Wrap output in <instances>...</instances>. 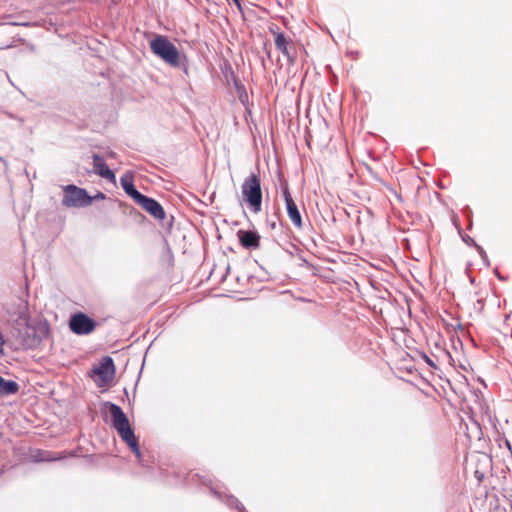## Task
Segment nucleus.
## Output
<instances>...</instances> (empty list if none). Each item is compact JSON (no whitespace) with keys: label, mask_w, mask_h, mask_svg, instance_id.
<instances>
[{"label":"nucleus","mask_w":512,"mask_h":512,"mask_svg":"<svg viewBox=\"0 0 512 512\" xmlns=\"http://www.w3.org/2000/svg\"><path fill=\"white\" fill-rule=\"evenodd\" d=\"M96 376L95 382L98 387H104L110 384L115 376V365L111 357H104L98 366L93 368Z\"/></svg>","instance_id":"39448f33"},{"label":"nucleus","mask_w":512,"mask_h":512,"mask_svg":"<svg viewBox=\"0 0 512 512\" xmlns=\"http://www.w3.org/2000/svg\"><path fill=\"white\" fill-rule=\"evenodd\" d=\"M64 197L62 204L68 208L87 207L92 204L93 197L88 192L76 185H66L63 187Z\"/></svg>","instance_id":"20e7f679"},{"label":"nucleus","mask_w":512,"mask_h":512,"mask_svg":"<svg viewBox=\"0 0 512 512\" xmlns=\"http://www.w3.org/2000/svg\"><path fill=\"white\" fill-rule=\"evenodd\" d=\"M136 203L158 220H163L166 216L163 207L153 198H149L142 194Z\"/></svg>","instance_id":"1a4fd4ad"},{"label":"nucleus","mask_w":512,"mask_h":512,"mask_svg":"<svg viewBox=\"0 0 512 512\" xmlns=\"http://www.w3.org/2000/svg\"><path fill=\"white\" fill-rule=\"evenodd\" d=\"M151 51L167 64L177 67L180 64V53L177 47L163 35H157L150 41Z\"/></svg>","instance_id":"7ed1b4c3"},{"label":"nucleus","mask_w":512,"mask_h":512,"mask_svg":"<svg viewBox=\"0 0 512 512\" xmlns=\"http://www.w3.org/2000/svg\"><path fill=\"white\" fill-rule=\"evenodd\" d=\"M241 192L243 200L246 202L248 208L254 213H259L262 209L260 175L258 173H252L245 178L241 186Z\"/></svg>","instance_id":"f03ea898"},{"label":"nucleus","mask_w":512,"mask_h":512,"mask_svg":"<svg viewBox=\"0 0 512 512\" xmlns=\"http://www.w3.org/2000/svg\"><path fill=\"white\" fill-rule=\"evenodd\" d=\"M282 194L286 203V209L289 219L296 228L301 229L303 227L302 217L297 204L295 203L291 196L287 184H285L282 187Z\"/></svg>","instance_id":"6e6552de"},{"label":"nucleus","mask_w":512,"mask_h":512,"mask_svg":"<svg viewBox=\"0 0 512 512\" xmlns=\"http://www.w3.org/2000/svg\"><path fill=\"white\" fill-rule=\"evenodd\" d=\"M93 167L95 173H97L99 176L107 179L111 183H116V176L114 172L108 167L105 160L101 156H93Z\"/></svg>","instance_id":"9d476101"},{"label":"nucleus","mask_w":512,"mask_h":512,"mask_svg":"<svg viewBox=\"0 0 512 512\" xmlns=\"http://www.w3.org/2000/svg\"><path fill=\"white\" fill-rule=\"evenodd\" d=\"M69 327L77 335H87L94 331L96 323L86 314L79 312L72 315L69 320Z\"/></svg>","instance_id":"423d86ee"},{"label":"nucleus","mask_w":512,"mask_h":512,"mask_svg":"<svg viewBox=\"0 0 512 512\" xmlns=\"http://www.w3.org/2000/svg\"><path fill=\"white\" fill-rule=\"evenodd\" d=\"M238 239L240 244L247 249H257L260 247V236L250 230H239Z\"/></svg>","instance_id":"9b49d317"},{"label":"nucleus","mask_w":512,"mask_h":512,"mask_svg":"<svg viewBox=\"0 0 512 512\" xmlns=\"http://www.w3.org/2000/svg\"><path fill=\"white\" fill-rule=\"evenodd\" d=\"M95 198H101V199H104L105 198V195L103 193H99L98 195L95 196Z\"/></svg>","instance_id":"dca6fc26"},{"label":"nucleus","mask_w":512,"mask_h":512,"mask_svg":"<svg viewBox=\"0 0 512 512\" xmlns=\"http://www.w3.org/2000/svg\"><path fill=\"white\" fill-rule=\"evenodd\" d=\"M32 458L36 462H51L60 460L62 457L53 452L38 449L32 453Z\"/></svg>","instance_id":"4468645a"},{"label":"nucleus","mask_w":512,"mask_h":512,"mask_svg":"<svg viewBox=\"0 0 512 512\" xmlns=\"http://www.w3.org/2000/svg\"><path fill=\"white\" fill-rule=\"evenodd\" d=\"M120 182L125 193L136 202L142 194L134 186V174L132 172L125 173Z\"/></svg>","instance_id":"f8f14e48"},{"label":"nucleus","mask_w":512,"mask_h":512,"mask_svg":"<svg viewBox=\"0 0 512 512\" xmlns=\"http://www.w3.org/2000/svg\"><path fill=\"white\" fill-rule=\"evenodd\" d=\"M109 410L113 419V427L117 430L121 439L130 447L139 459L141 456L137 438L129 424V420L120 406L110 403Z\"/></svg>","instance_id":"f257e3e1"},{"label":"nucleus","mask_w":512,"mask_h":512,"mask_svg":"<svg viewBox=\"0 0 512 512\" xmlns=\"http://www.w3.org/2000/svg\"><path fill=\"white\" fill-rule=\"evenodd\" d=\"M270 32L274 35V43L276 48L288 59L290 64H294L295 55L292 53L293 42L290 38L286 37L284 33L280 32L276 27L270 28Z\"/></svg>","instance_id":"0eeeda50"},{"label":"nucleus","mask_w":512,"mask_h":512,"mask_svg":"<svg viewBox=\"0 0 512 512\" xmlns=\"http://www.w3.org/2000/svg\"><path fill=\"white\" fill-rule=\"evenodd\" d=\"M233 2H234L238 7H240V0H233Z\"/></svg>","instance_id":"f3484780"},{"label":"nucleus","mask_w":512,"mask_h":512,"mask_svg":"<svg viewBox=\"0 0 512 512\" xmlns=\"http://www.w3.org/2000/svg\"><path fill=\"white\" fill-rule=\"evenodd\" d=\"M18 390V383L12 380H5L0 376V396L16 394Z\"/></svg>","instance_id":"ddd939ff"},{"label":"nucleus","mask_w":512,"mask_h":512,"mask_svg":"<svg viewBox=\"0 0 512 512\" xmlns=\"http://www.w3.org/2000/svg\"><path fill=\"white\" fill-rule=\"evenodd\" d=\"M4 344H5V341H4L2 333L0 332V351H2Z\"/></svg>","instance_id":"2eb2a0df"}]
</instances>
